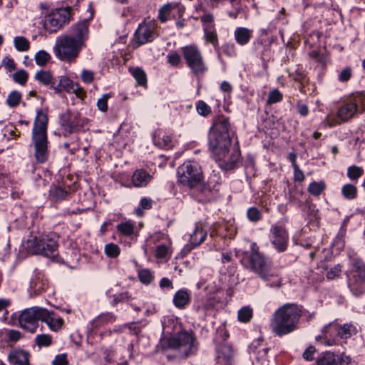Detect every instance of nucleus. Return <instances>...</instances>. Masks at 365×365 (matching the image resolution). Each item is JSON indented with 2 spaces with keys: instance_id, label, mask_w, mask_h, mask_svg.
<instances>
[{
  "instance_id": "a18cd8bd",
  "label": "nucleus",
  "mask_w": 365,
  "mask_h": 365,
  "mask_svg": "<svg viewBox=\"0 0 365 365\" xmlns=\"http://www.w3.org/2000/svg\"><path fill=\"white\" fill-rule=\"evenodd\" d=\"M204 31L207 41L215 45L217 42V37L215 30L208 25L204 29Z\"/></svg>"
},
{
  "instance_id": "6ab92c4d",
  "label": "nucleus",
  "mask_w": 365,
  "mask_h": 365,
  "mask_svg": "<svg viewBox=\"0 0 365 365\" xmlns=\"http://www.w3.org/2000/svg\"><path fill=\"white\" fill-rule=\"evenodd\" d=\"M72 115L73 113L67 110L63 113L60 118L61 125L63 128L64 132L67 133V134H71L82 128V121H79L76 123L71 121Z\"/></svg>"
},
{
  "instance_id": "09e8293b",
  "label": "nucleus",
  "mask_w": 365,
  "mask_h": 365,
  "mask_svg": "<svg viewBox=\"0 0 365 365\" xmlns=\"http://www.w3.org/2000/svg\"><path fill=\"white\" fill-rule=\"evenodd\" d=\"M247 216L249 220L256 222L261 219L262 214L257 208L252 207L247 210Z\"/></svg>"
},
{
  "instance_id": "6e6552de",
  "label": "nucleus",
  "mask_w": 365,
  "mask_h": 365,
  "mask_svg": "<svg viewBox=\"0 0 365 365\" xmlns=\"http://www.w3.org/2000/svg\"><path fill=\"white\" fill-rule=\"evenodd\" d=\"M352 270L346 272L348 284L356 296L365 292V264L359 258L351 259Z\"/></svg>"
},
{
  "instance_id": "412c9836",
  "label": "nucleus",
  "mask_w": 365,
  "mask_h": 365,
  "mask_svg": "<svg viewBox=\"0 0 365 365\" xmlns=\"http://www.w3.org/2000/svg\"><path fill=\"white\" fill-rule=\"evenodd\" d=\"M233 357V351L228 344L220 345L217 349V360L219 363L229 365Z\"/></svg>"
},
{
  "instance_id": "2f4dec72",
  "label": "nucleus",
  "mask_w": 365,
  "mask_h": 365,
  "mask_svg": "<svg viewBox=\"0 0 365 365\" xmlns=\"http://www.w3.org/2000/svg\"><path fill=\"white\" fill-rule=\"evenodd\" d=\"M341 194L347 200H354L357 197V188L351 184H346L341 187Z\"/></svg>"
},
{
  "instance_id": "c756f323",
  "label": "nucleus",
  "mask_w": 365,
  "mask_h": 365,
  "mask_svg": "<svg viewBox=\"0 0 365 365\" xmlns=\"http://www.w3.org/2000/svg\"><path fill=\"white\" fill-rule=\"evenodd\" d=\"M49 195L56 200H63L66 198L68 192L63 187L53 185L50 188Z\"/></svg>"
},
{
  "instance_id": "20e7f679",
  "label": "nucleus",
  "mask_w": 365,
  "mask_h": 365,
  "mask_svg": "<svg viewBox=\"0 0 365 365\" xmlns=\"http://www.w3.org/2000/svg\"><path fill=\"white\" fill-rule=\"evenodd\" d=\"M48 117L42 111H38L32 129V142L34 145V156L37 162L43 163L48 159L47 125Z\"/></svg>"
},
{
  "instance_id": "4be33fe9",
  "label": "nucleus",
  "mask_w": 365,
  "mask_h": 365,
  "mask_svg": "<svg viewBox=\"0 0 365 365\" xmlns=\"http://www.w3.org/2000/svg\"><path fill=\"white\" fill-rule=\"evenodd\" d=\"M46 314L45 317H42L41 321L44 322L52 331H58L63 323L62 318L56 316L53 312H50L46 309Z\"/></svg>"
},
{
  "instance_id": "603ef678",
  "label": "nucleus",
  "mask_w": 365,
  "mask_h": 365,
  "mask_svg": "<svg viewBox=\"0 0 365 365\" xmlns=\"http://www.w3.org/2000/svg\"><path fill=\"white\" fill-rule=\"evenodd\" d=\"M341 273V267L340 264H336L334 267L329 269L326 274L328 279H334L339 277Z\"/></svg>"
},
{
  "instance_id": "37998d69",
  "label": "nucleus",
  "mask_w": 365,
  "mask_h": 365,
  "mask_svg": "<svg viewBox=\"0 0 365 365\" xmlns=\"http://www.w3.org/2000/svg\"><path fill=\"white\" fill-rule=\"evenodd\" d=\"M36 343L39 346H48L52 343V338L48 334H39L36 337Z\"/></svg>"
},
{
  "instance_id": "79ce46f5",
  "label": "nucleus",
  "mask_w": 365,
  "mask_h": 365,
  "mask_svg": "<svg viewBox=\"0 0 365 365\" xmlns=\"http://www.w3.org/2000/svg\"><path fill=\"white\" fill-rule=\"evenodd\" d=\"M105 253L108 257L115 258L119 255L120 248L115 244L109 243L105 246Z\"/></svg>"
},
{
  "instance_id": "f3484780",
  "label": "nucleus",
  "mask_w": 365,
  "mask_h": 365,
  "mask_svg": "<svg viewBox=\"0 0 365 365\" xmlns=\"http://www.w3.org/2000/svg\"><path fill=\"white\" fill-rule=\"evenodd\" d=\"M358 110L359 108L354 98H352L339 108L336 115L341 121L346 122L352 118Z\"/></svg>"
},
{
  "instance_id": "680f3d73",
  "label": "nucleus",
  "mask_w": 365,
  "mask_h": 365,
  "mask_svg": "<svg viewBox=\"0 0 365 365\" xmlns=\"http://www.w3.org/2000/svg\"><path fill=\"white\" fill-rule=\"evenodd\" d=\"M316 349L314 346H309L303 353V357L307 361H312L314 359V354Z\"/></svg>"
},
{
  "instance_id": "ea45409f",
  "label": "nucleus",
  "mask_w": 365,
  "mask_h": 365,
  "mask_svg": "<svg viewBox=\"0 0 365 365\" xmlns=\"http://www.w3.org/2000/svg\"><path fill=\"white\" fill-rule=\"evenodd\" d=\"M173 9V6L170 4H165L160 9L158 18L161 22L164 23L168 21Z\"/></svg>"
},
{
  "instance_id": "de8ad7c7",
  "label": "nucleus",
  "mask_w": 365,
  "mask_h": 365,
  "mask_svg": "<svg viewBox=\"0 0 365 365\" xmlns=\"http://www.w3.org/2000/svg\"><path fill=\"white\" fill-rule=\"evenodd\" d=\"M197 113L202 116H207L211 113V108L204 101H199L196 105Z\"/></svg>"
},
{
  "instance_id": "393cba45",
  "label": "nucleus",
  "mask_w": 365,
  "mask_h": 365,
  "mask_svg": "<svg viewBox=\"0 0 365 365\" xmlns=\"http://www.w3.org/2000/svg\"><path fill=\"white\" fill-rule=\"evenodd\" d=\"M252 36V30L245 27H238L235 31V38L241 46L247 44Z\"/></svg>"
},
{
  "instance_id": "2eb2a0df",
  "label": "nucleus",
  "mask_w": 365,
  "mask_h": 365,
  "mask_svg": "<svg viewBox=\"0 0 365 365\" xmlns=\"http://www.w3.org/2000/svg\"><path fill=\"white\" fill-rule=\"evenodd\" d=\"M351 326L348 324H344L342 327H338L336 324H329L328 326L325 327L323 329V334L322 336H318L316 337L317 341L322 340V343H324L325 344L328 346H331L335 344V341L334 339H329L327 337V331H336L337 334L340 336L341 338H347L351 336Z\"/></svg>"
},
{
  "instance_id": "a878e982",
  "label": "nucleus",
  "mask_w": 365,
  "mask_h": 365,
  "mask_svg": "<svg viewBox=\"0 0 365 365\" xmlns=\"http://www.w3.org/2000/svg\"><path fill=\"white\" fill-rule=\"evenodd\" d=\"M190 300V293L186 289H180L174 295L173 303L179 309L184 308Z\"/></svg>"
},
{
  "instance_id": "9d476101",
  "label": "nucleus",
  "mask_w": 365,
  "mask_h": 365,
  "mask_svg": "<svg viewBox=\"0 0 365 365\" xmlns=\"http://www.w3.org/2000/svg\"><path fill=\"white\" fill-rule=\"evenodd\" d=\"M230 146H217L210 148L215 159L219 163V166L223 170L234 169L239 161L240 151L234 148L230 153Z\"/></svg>"
},
{
  "instance_id": "473e14b6",
  "label": "nucleus",
  "mask_w": 365,
  "mask_h": 365,
  "mask_svg": "<svg viewBox=\"0 0 365 365\" xmlns=\"http://www.w3.org/2000/svg\"><path fill=\"white\" fill-rule=\"evenodd\" d=\"M326 188L324 182H312L308 187L309 192L314 196H319Z\"/></svg>"
},
{
  "instance_id": "9b49d317",
  "label": "nucleus",
  "mask_w": 365,
  "mask_h": 365,
  "mask_svg": "<svg viewBox=\"0 0 365 365\" xmlns=\"http://www.w3.org/2000/svg\"><path fill=\"white\" fill-rule=\"evenodd\" d=\"M71 19V9H56L46 15L43 21V28L49 34L56 32Z\"/></svg>"
},
{
  "instance_id": "58836bf2",
  "label": "nucleus",
  "mask_w": 365,
  "mask_h": 365,
  "mask_svg": "<svg viewBox=\"0 0 365 365\" xmlns=\"http://www.w3.org/2000/svg\"><path fill=\"white\" fill-rule=\"evenodd\" d=\"M21 99V94L16 91L11 92L6 99V103L9 107L17 106Z\"/></svg>"
},
{
  "instance_id": "f03ea898",
  "label": "nucleus",
  "mask_w": 365,
  "mask_h": 365,
  "mask_svg": "<svg viewBox=\"0 0 365 365\" xmlns=\"http://www.w3.org/2000/svg\"><path fill=\"white\" fill-rule=\"evenodd\" d=\"M242 262L263 280L268 282L271 287L281 285L282 279L277 271L272 268L270 263L257 251L255 243L252 245V252L249 257L242 259Z\"/></svg>"
},
{
  "instance_id": "3c124183",
  "label": "nucleus",
  "mask_w": 365,
  "mask_h": 365,
  "mask_svg": "<svg viewBox=\"0 0 365 365\" xmlns=\"http://www.w3.org/2000/svg\"><path fill=\"white\" fill-rule=\"evenodd\" d=\"M294 179L295 181L302 182L304 180L303 172L296 163V157L293 155Z\"/></svg>"
},
{
  "instance_id": "a19ab883",
  "label": "nucleus",
  "mask_w": 365,
  "mask_h": 365,
  "mask_svg": "<svg viewBox=\"0 0 365 365\" xmlns=\"http://www.w3.org/2000/svg\"><path fill=\"white\" fill-rule=\"evenodd\" d=\"M363 173L364 170L356 165L350 166L347 170V176L352 180H357Z\"/></svg>"
},
{
  "instance_id": "338daca9",
  "label": "nucleus",
  "mask_w": 365,
  "mask_h": 365,
  "mask_svg": "<svg viewBox=\"0 0 365 365\" xmlns=\"http://www.w3.org/2000/svg\"><path fill=\"white\" fill-rule=\"evenodd\" d=\"M125 326H126V328L130 330L131 334H133L135 335L138 334L141 331L140 327L139 326H138L136 324V323H135V322H130V323L125 324Z\"/></svg>"
},
{
  "instance_id": "5fc2aeb1",
  "label": "nucleus",
  "mask_w": 365,
  "mask_h": 365,
  "mask_svg": "<svg viewBox=\"0 0 365 365\" xmlns=\"http://www.w3.org/2000/svg\"><path fill=\"white\" fill-rule=\"evenodd\" d=\"M168 61L170 65L178 66L180 63V56L175 51L171 52L168 55Z\"/></svg>"
},
{
  "instance_id": "49530a36",
  "label": "nucleus",
  "mask_w": 365,
  "mask_h": 365,
  "mask_svg": "<svg viewBox=\"0 0 365 365\" xmlns=\"http://www.w3.org/2000/svg\"><path fill=\"white\" fill-rule=\"evenodd\" d=\"M282 100V94L281 92L277 90L274 89L269 92L268 95V98L267 100V104H274L276 103H278Z\"/></svg>"
},
{
  "instance_id": "864d4df0",
  "label": "nucleus",
  "mask_w": 365,
  "mask_h": 365,
  "mask_svg": "<svg viewBox=\"0 0 365 365\" xmlns=\"http://www.w3.org/2000/svg\"><path fill=\"white\" fill-rule=\"evenodd\" d=\"M108 98V94H104L100 99H98L97 102V106L101 111L105 112L107 110Z\"/></svg>"
},
{
  "instance_id": "ddd939ff",
  "label": "nucleus",
  "mask_w": 365,
  "mask_h": 365,
  "mask_svg": "<svg viewBox=\"0 0 365 365\" xmlns=\"http://www.w3.org/2000/svg\"><path fill=\"white\" fill-rule=\"evenodd\" d=\"M46 314L45 308L33 307L26 309L19 317V325L21 328L33 333L38 327V321H41Z\"/></svg>"
},
{
  "instance_id": "c85d7f7f",
  "label": "nucleus",
  "mask_w": 365,
  "mask_h": 365,
  "mask_svg": "<svg viewBox=\"0 0 365 365\" xmlns=\"http://www.w3.org/2000/svg\"><path fill=\"white\" fill-rule=\"evenodd\" d=\"M259 345V340L254 341L250 346V353L255 354L257 359H263L267 356L269 349L264 347L260 348Z\"/></svg>"
},
{
  "instance_id": "774afa93",
  "label": "nucleus",
  "mask_w": 365,
  "mask_h": 365,
  "mask_svg": "<svg viewBox=\"0 0 365 365\" xmlns=\"http://www.w3.org/2000/svg\"><path fill=\"white\" fill-rule=\"evenodd\" d=\"M355 102H356V106H358V103H361V110L359 109L358 110L360 113H363L365 111V95L361 94L357 95L354 98Z\"/></svg>"
},
{
  "instance_id": "0e129e2a",
  "label": "nucleus",
  "mask_w": 365,
  "mask_h": 365,
  "mask_svg": "<svg viewBox=\"0 0 365 365\" xmlns=\"http://www.w3.org/2000/svg\"><path fill=\"white\" fill-rule=\"evenodd\" d=\"M5 69L11 72L15 70L16 65L13 59L5 58L3 61Z\"/></svg>"
},
{
  "instance_id": "4468645a",
  "label": "nucleus",
  "mask_w": 365,
  "mask_h": 365,
  "mask_svg": "<svg viewBox=\"0 0 365 365\" xmlns=\"http://www.w3.org/2000/svg\"><path fill=\"white\" fill-rule=\"evenodd\" d=\"M269 238L272 246L277 252H282L287 250L289 236L285 228L277 225H272Z\"/></svg>"
},
{
  "instance_id": "f704fd0d",
  "label": "nucleus",
  "mask_w": 365,
  "mask_h": 365,
  "mask_svg": "<svg viewBox=\"0 0 365 365\" xmlns=\"http://www.w3.org/2000/svg\"><path fill=\"white\" fill-rule=\"evenodd\" d=\"M35 78L37 81L44 85L54 84L52 82V76L49 71H41L36 73Z\"/></svg>"
},
{
  "instance_id": "dca6fc26",
  "label": "nucleus",
  "mask_w": 365,
  "mask_h": 365,
  "mask_svg": "<svg viewBox=\"0 0 365 365\" xmlns=\"http://www.w3.org/2000/svg\"><path fill=\"white\" fill-rule=\"evenodd\" d=\"M73 38L84 46L85 41L88 38V22L87 20L80 21L71 27V34H69Z\"/></svg>"
},
{
  "instance_id": "1a4fd4ad",
  "label": "nucleus",
  "mask_w": 365,
  "mask_h": 365,
  "mask_svg": "<svg viewBox=\"0 0 365 365\" xmlns=\"http://www.w3.org/2000/svg\"><path fill=\"white\" fill-rule=\"evenodd\" d=\"M57 242L48 236L35 237L26 242V248L29 253L42 255L47 257H53L56 255Z\"/></svg>"
},
{
  "instance_id": "f8f14e48",
  "label": "nucleus",
  "mask_w": 365,
  "mask_h": 365,
  "mask_svg": "<svg viewBox=\"0 0 365 365\" xmlns=\"http://www.w3.org/2000/svg\"><path fill=\"white\" fill-rule=\"evenodd\" d=\"M182 53L187 66L195 75L204 73L207 67L200 51L195 46L182 47Z\"/></svg>"
},
{
  "instance_id": "c03bdc74",
  "label": "nucleus",
  "mask_w": 365,
  "mask_h": 365,
  "mask_svg": "<svg viewBox=\"0 0 365 365\" xmlns=\"http://www.w3.org/2000/svg\"><path fill=\"white\" fill-rule=\"evenodd\" d=\"M113 299L110 304L112 306H116L119 303L125 302L129 301L130 299V296L128 292L120 293L118 294H114L111 296Z\"/></svg>"
},
{
  "instance_id": "4c0bfd02",
  "label": "nucleus",
  "mask_w": 365,
  "mask_h": 365,
  "mask_svg": "<svg viewBox=\"0 0 365 365\" xmlns=\"http://www.w3.org/2000/svg\"><path fill=\"white\" fill-rule=\"evenodd\" d=\"M50 59V54L44 50L38 51L35 55L36 63L41 66H45Z\"/></svg>"
},
{
  "instance_id": "f257e3e1",
  "label": "nucleus",
  "mask_w": 365,
  "mask_h": 365,
  "mask_svg": "<svg viewBox=\"0 0 365 365\" xmlns=\"http://www.w3.org/2000/svg\"><path fill=\"white\" fill-rule=\"evenodd\" d=\"M302 309L296 304H286L278 308L270 320V329L278 336L289 334L298 327Z\"/></svg>"
},
{
  "instance_id": "4d7b16f0",
  "label": "nucleus",
  "mask_w": 365,
  "mask_h": 365,
  "mask_svg": "<svg viewBox=\"0 0 365 365\" xmlns=\"http://www.w3.org/2000/svg\"><path fill=\"white\" fill-rule=\"evenodd\" d=\"M58 86L67 91H69L71 89L73 88V82L66 77H62L60 79Z\"/></svg>"
},
{
  "instance_id": "72a5a7b5",
  "label": "nucleus",
  "mask_w": 365,
  "mask_h": 365,
  "mask_svg": "<svg viewBox=\"0 0 365 365\" xmlns=\"http://www.w3.org/2000/svg\"><path fill=\"white\" fill-rule=\"evenodd\" d=\"M237 317L241 322H248L252 317V309L249 307H244L238 311Z\"/></svg>"
},
{
  "instance_id": "69168bd1",
  "label": "nucleus",
  "mask_w": 365,
  "mask_h": 365,
  "mask_svg": "<svg viewBox=\"0 0 365 365\" xmlns=\"http://www.w3.org/2000/svg\"><path fill=\"white\" fill-rule=\"evenodd\" d=\"M297 109L299 114L302 116H307L309 113L308 106L305 104L298 102L297 103Z\"/></svg>"
},
{
  "instance_id": "0eeeda50",
  "label": "nucleus",
  "mask_w": 365,
  "mask_h": 365,
  "mask_svg": "<svg viewBox=\"0 0 365 365\" xmlns=\"http://www.w3.org/2000/svg\"><path fill=\"white\" fill-rule=\"evenodd\" d=\"M82 46L77 43L71 36L63 35L57 38L53 52L56 56L61 61H74L79 54Z\"/></svg>"
},
{
  "instance_id": "7ed1b4c3",
  "label": "nucleus",
  "mask_w": 365,
  "mask_h": 365,
  "mask_svg": "<svg viewBox=\"0 0 365 365\" xmlns=\"http://www.w3.org/2000/svg\"><path fill=\"white\" fill-rule=\"evenodd\" d=\"M178 182L189 187H197L207 199L211 197V188L201 184L202 172L200 166L193 161H187L178 168Z\"/></svg>"
},
{
  "instance_id": "13d9d810",
  "label": "nucleus",
  "mask_w": 365,
  "mask_h": 365,
  "mask_svg": "<svg viewBox=\"0 0 365 365\" xmlns=\"http://www.w3.org/2000/svg\"><path fill=\"white\" fill-rule=\"evenodd\" d=\"M351 76V69L349 67H346L343 69L339 75V81L341 82L348 81Z\"/></svg>"
},
{
  "instance_id": "b1692460",
  "label": "nucleus",
  "mask_w": 365,
  "mask_h": 365,
  "mask_svg": "<svg viewBox=\"0 0 365 365\" xmlns=\"http://www.w3.org/2000/svg\"><path fill=\"white\" fill-rule=\"evenodd\" d=\"M152 176L144 170H137L133 175L132 182L135 187H145L151 180Z\"/></svg>"
},
{
  "instance_id": "6e6d98bb",
  "label": "nucleus",
  "mask_w": 365,
  "mask_h": 365,
  "mask_svg": "<svg viewBox=\"0 0 365 365\" xmlns=\"http://www.w3.org/2000/svg\"><path fill=\"white\" fill-rule=\"evenodd\" d=\"M139 279L142 282L148 284L151 282L153 276L149 270L143 269L139 272Z\"/></svg>"
},
{
  "instance_id": "bb28decb",
  "label": "nucleus",
  "mask_w": 365,
  "mask_h": 365,
  "mask_svg": "<svg viewBox=\"0 0 365 365\" xmlns=\"http://www.w3.org/2000/svg\"><path fill=\"white\" fill-rule=\"evenodd\" d=\"M207 237V232L201 227H196L190 234V242L193 247L201 245Z\"/></svg>"
},
{
  "instance_id": "052dcab7",
  "label": "nucleus",
  "mask_w": 365,
  "mask_h": 365,
  "mask_svg": "<svg viewBox=\"0 0 365 365\" xmlns=\"http://www.w3.org/2000/svg\"><path fill=\"white\" fill-rule=\"evenodd\" d=\"M94 74L91 71L83 70L81 73V78L83 82L90 83L93 81Z\"/></svg>"
},
{
  "instance_id": "e433bc0d",
  "label": "nucleus",
  "mask_w": 365,
  "mask_h": 365,
  "mask_svg": "<svg viewBox=\"0 0 365 365\" xmlns=\"http://www.w3.org/2000/svg\"><path fill=\"white\" fill-rule=\"evenodd\" d=\"M117 230L122 235L130 236L133 233L134 225L130 222H122L117 225Z\"/></svg>"
},
{
  "instance_id": "e2e57ef3",
  "label": "nucleus",
  "mask_w": 365,
  "mask_h": 365,
  "mask_svg": "<svg viewBox=\"0 0 365 365\" xmlns=\"http://www.w3.org/2000/svg\"><path fill=\"white\" fill-rule=\"evenodd\" d=\"M53 365H68L66 354H59L53 361Z\"/></svg>"
},
{
  "instance_id": "423d86ee",
  "label": "nucleus",
  "mask_w": 365,
  "mask_h": 365,
  "mask_svg": "<svg viewBox=\"0 0 365 365\" xmlns=\"http://www.w3.org/2000/svg\"><path fill=\"white\" fill-rule=\"evenodd\" d=\"M232 134L229 118L224 115L215 117L209 133L210 148L230 146Z\"/></svg>"
},
{
  "instance_id": "5701e85b",
  "label": "nucleus",
  "mask_w": 365,
  "mask_h": 365,
  "mask_svg": "<svg viewBox=\"0 0 365 365\" xmlns=\"http://www.w3.org/2000/svg\"><path fill=\"white\" fill-rule=\"evenodd\" d=\"M8 359L9 362L14 365H29L28 353L21 350L11 351Z\"/></svg>"
},
{
  "instance_id": "8fccbe9b",
  "label": "nucleus",
  "mask_w": 365,
  "mask_h": 365,
  "mask_svg": "<svg viewBox=\"0 0 365 365\" xmlns=\"http://www.w3.org/2000/svg\"><path fill=\"white\" fill-rule=\"evenodd\" d=\"M13 78L15 82L19 83L21 85H24L27 81L28 74L25 71L21 70L16 71L13 75Z\"/></svg>"
},
{
  "instance_id": "39448f33",
  "label": "nucleus",
  "mask_w": 365,
  "mask_h": 365,
  "mask_svg": "<svg viewBox=\"0 0 365 365\" xmlns=\"http://www.w3.org/2000/svg\"><path fill=\"white\" fill-rule=\"evenodd\" d=\"M195 339L188 331L178 332L169 338H164L160 345L163 350L170 349L175 352L179 358H186L192 353L195 348Z\"/></svg>"
},
{
  "instance_id": "c9c22d12",
  "label": "nucleus",
  "mask_w": 365,
  "mask_h": 365,
  "mask_svg": "<svg viewBox=\"0 0 365 365\" xmlns=\"http://www.w3.org/2000/svg\"><path fill=\"white\" fill-rule=\"evenodd\" d=\"M131 73L139 86H145L147 83L145 73L139 68L130 69Z\"/></svg>"
},
{
  "instance_id": "aec40b11",
  "label": "nucleus",
  "mask_w": 365,
  "mask_h": 365,
  "mask_svg": "<svg viewBox=\"0 0 365 365\" xmlns=\"http://www.w3.org/2000/svg\"><path fill=\"white\" fill-rule=\"evenodd\" d=\"M341 356L327 351L317 361V365H344Z\"/></svg>"
},
{
  "instance_id": "bf43d9fd",
  "label": "nucleus",
  "mask_w": 365,
  "mask_h": 365,
  "mask_svg": "<svg viewBox=\"0 0 365 365\" xmlns=\"http://www.w3.org/2000/svg\"><path fill=\"white\" fill-rule=\"evenodd\" d=\"M168 252V247L165 245H160L156 247L155 257L157 258H164Z\"/></svg>"
},
{
  "instance_id": "cd10ccee",
  "label": "nucleus",
  "mask_w": 365,
  "mask_h": 365,
  "mask_svg": "<svg viewBox=\"0 0 365 365\" xmlns=\"http://www.w3.org/2000/svg\"><path fill=\"white\" fill-rule=\"evenodd\" d=\"M154 143L160 148L170 149L173 146V141L170 135L166 134L156 135L153 136Z\"/></svg>"
},
{
  "instance_id": "a211bd4d",
  "label": "nucleus",
  "mask_w": 365,
  "mask_h": 365,
  "mask_svg": "<svg viewBox=\"0 0 365 365\" xmlns=\"http://www.w3.org/2000/svg\"><path fill=\"white\" fill-rule=\"evenodd\" d=\"M155 37L154 29L147 24H140L135 31V38L140 45L152 41Z\"/></svg>"
},
{
  "instance_id": "7c9ffc66",
  "label": "nucleus",
  "mask_w": 365,
  "mask_h": 365,
  "mask_svg": "<svg viewBox=\"0 0 365 365\" xmlns=\"http://www.w3.org/2000/svg\"><path fill=\"white\" fill-rule=\"evenodd\" d=\"M14 44L18 51H27L30 48V42L24 36H16L14 38Z\"/></svg>"
}]
</instances>
